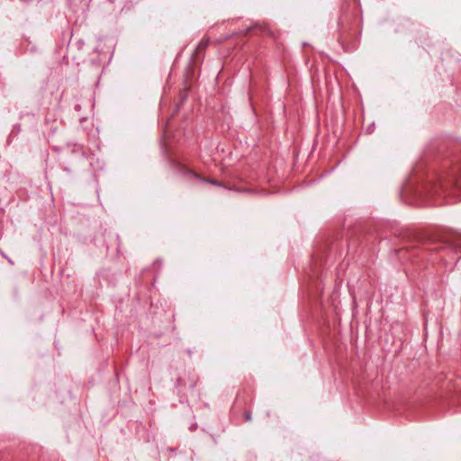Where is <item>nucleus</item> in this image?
<instances>
[{
	"instance_id": "nucleus-1",
	"label": "nucleus",
	"mask_w": 461,
	"mask_h": 461,
	"mask_svg": "<svg viewBox=\"0 0 461 461\" xmlns=\"http://www.w3.org/2000/svg\"><path fill=\"white\" fill-rule=\"evenodd\" d=\"M428 192H432L435 190L436 188V184L433 183L432 181H429V183L428 184V186H426Z\"/></svg>"
}]
</instances>
